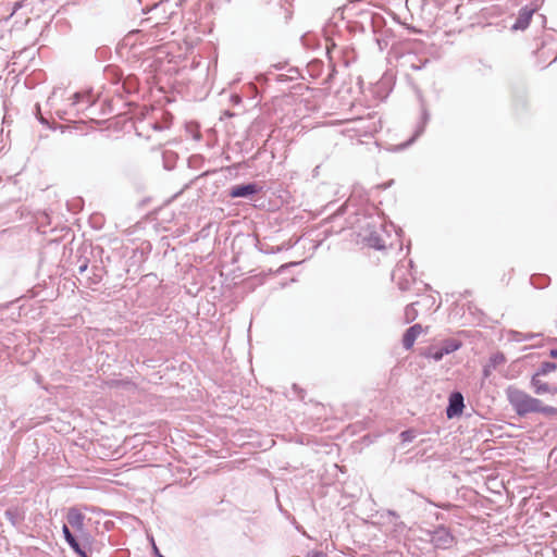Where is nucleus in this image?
I'll list each match as a JSON object with an SVG mask.
<instances>
[{"label": "nucleus", "mask_w": 557, "mask_h": 557, "mask_svg": "<svg viewBox=\"0 0 557 557\" xmlns=\"http://www.w3.org/2000/svg\"><path fill=\"white\" fill-rule=\"evenodd\" d=\"M430 541L436 548L447 549L453 546L455 537L445 527H438L430 532Z\"/></svg>", "instance_id": "3"}, {"label": "nucleus", "mask_w": 557, "mask_h": 557, "mask_svg": "<svg viewBox=\"0 0 557 557\" xmlns=\"http://www.w3.org/2000/svg\"><path fill=\"white\" fill-rule=\"evenodd\" d=\"M549 356H550L552 358H557V349H552V350L549 351Z\"/></svg>", "instance_id": "22"}, {"label": "nucleus", "mask_w": 557, "mask_h": 557, "mask_svg": "<svg viewBox=\"0 0 557 557\" xmlns=\"http://www.w3.org/2000/svg\"><path fill=\"white\" fill-rule=\"evenodd\" d=\"M152 546H153V550H154V553H156L157 557H163V555H161V554H160V552H159V549L157 548V546H156V544H154V543H152Z\"/></svg>", "instance_id": "21"}, {"label": "nucleus", "mask_w": 557, "mask_h": 557, "mask_svg": "<svg viewBox=\"0 0 557 557\" xmlns=\"http://www.w3.org/2000/svg\"><path fill=\"white\" fill-rule=\"evenodd\" d=\"M463 396L460 393H453L449 397V404L446 409L448 418H454L462 412Z\"/></svg>", "instance_id": "5"}, {"label": "nucleus", "mask_w": 557, "mask_h": 557, "mask_svg": "<svg viewBox=\"0 0 557 557\" xmlns=\"http://www.w3.org/2000/svg\"><path fill=\"white\" fill-rule=\"evenodd\" d=\"M557 369V364L554 362H543L539 370L534 373L537 375H546Z\"/></svg>", "instance_id": "12"}, {"label": "nucleus", "mask_w": 557, "mask_h": 557, "mask_svg": "<svg viewBox=\"0 0 557 557\" xmlns=\"http://www.w3.org/2000/svg\"><path fill=\"white\" fill-rule=\"evenodd\" d=\"M506 361L504 354L496 352L493 354L488 359V364L495 370L499 364H503Z\"/></svg>", "instance_id": "13"}, {"label": "nucleus", "mask_w": 557, "mask_h": 557, "mask_svg": "<svg viewBox=\"0 0 557 557\" xmlns=\"http://www.w3.org/2000/svg\"><path fill=\"white\" fill-rule=\"evenodd\" d=\"M506 395L509 404L519 416H525L540 410V399L530 396L517 387H507Z\"/></svg>", "instance_id": "1"}, {"label": "nucleus", "mask_w": 557, "mask_h": 557, "mask_svg": "<svg viewBox=\"0 0 557 557\" xmlns=\"http://www.w3.org/2000/svg\"><path fill=\"white\" fill-rule=\"evenodd\" d=\"M399 287H400V289H404V290L408 288L407 285H403V284H399Z\"/></svg>", "instance_id": "23"}, {"label": "nucleus", "mask_w": 557, "mask_h": 557, "mask_svg": "<svg viewBox=\"0 0 557 557\" xmlns=\"http://www.w3.org/2000/svg\"><path fill=\"white\" fill-rule=\"evenodd\" d=\"M446 354L444 352V349L443 347H430L424 354L423 356L428 359H432L434 361H440L443 359V357L445 356Z\"/></svg>", "instance_id": "10"}, {"label": "nucleus", "mask_w": 557, "mask_h": 557, "mask_svg": "<svg viewBox=\"0 0 557 557\" xmlns=\"http://www.w3.org/2000/svg\"><path fill=\"white\" fill-rule=\"evenodd\" d=\"M534 11H535L534 9L529 8V7H524V8L520 9L518 17H517L516 22L512 24L511 28L513 30H524L525 28H528V26L531 22V18L534 14Z\"/></svg>", "instance_id": "4"}, {"label": "nucleus", "mask_w": 557, "mask_h": 557, "mask_svg": "<svg viewBox=\"0 0 557 557\" xmlns=\"http://www.w3.org/2000/svg\"><path fill=\"white\" fill-rule=\"evenodd\" d=\"M422 326L420 324H414L412 326H410L405 335H404V338H403V345H404V348L405 349H410L412 348L416 339L418 338V336L422 333Z\"/></svg>", "instance_id": "8"}, {"label": "nucleus", "mask_w": 557, "mask_h": 557, "mask_svg": "<svg viewBox=\"0 0 557 557\" xmlns=\"http://www.w3.org/2000/svg\"><path fill=\"white\" fill-rule=\"evenodd\" d=\"M400 437L404 443H410L414 440L416 435L412 431L407 430L400 433Z\"/></svg>", "instance_id": "15"}, {"label": "nucleus", "mask_w": 557, "mask_h": 557, "mask_svg": "<svg viewBox=\"0 0 557 557\" xmlns=\"http://www.w3.org/2000/svg\"><path fill=\"white\" fill-rule=\"evenodd\" d=\"M537 412H543L545 414H556L557 409L550 406H542V403L540 401V410Z\"/></svg>", "instance_id": "17"}, {"label": "nucleus", "mask_w": 557, "mask_h": 557, "mask_svg": "<svg viewBox=\"0 0 557 557\" xmlns=\"http://www.w3.org/2000/svg\"><path fill=\"white\" fill-rule=\"evenodd\" d=\"M461 344L457 341H446L443 345L444 352L449 355L460 348Z\"/></svg>", "instance_id": "14"}, {"label": "nucleus", "mask_w": 557, "mask_h": 557, "mask_svg": "<svg viewBox=\"0 0 557 557\" xmlns=\"http://www.w3.org/2000/svg\"><path fill=\"white\" fill-rule=\"evenodd\" d=\"M493 371L494 369L488 363H486L483 368V376L488 377Z\"/></svg>", "instance_id": "18"}, {"label": "nucleus", "mask_w": 557, "mask_h": 557, "mask_svg": "<svg viewBox=\"0 0 557 557\" xmlns=\"http://www.w3.org/2000/svg\"><path fill=\"white\" fill-rule=\"evenodd\" d=\"M260 188L258 187L257 184L250 183L247 185L234 186L230 190V196L232 198L247 197L257 194Z\"/></svg>", "instance_id": "6"}, {"label": "nucleus", "mask_w": 557, "mask_h": 557, "mask_svg": "<svg viewBox=\"0 0 557 557\" xmlns=\"http://www.w3.org/2000/svg\"><path fill=\"white\" fill-rule=\"evenodd\" d=\"M416 311H414V305L411 304L409 306L406 307V317H407V320L408 321H412L416 319Z\"/></svg>", "instance_id": "16"}, {"label": "nucleus", "mask_w": 557, "mask_h": 557, "mask_svg": "<svg viewBox=\"0 0 557 557\" xmlns=\"http://www.w3.org/2000/svg\"><path fill=\"white\" fill-rule=\"evenodd\" d=\"M554 393H556V394H557V388H556V389H554Z\"/></svg>", "instance_id": "26"}, {"label": "nucleus", "mask_w": 557, "mask_h": 557, "mask_svg": "<svg viewBox=\"0 0 557 557\" xmlns=\"http://www.w3.org/2000/svg\"><path fill=\"white\" fill-rule=\"evenodd\" d=\"M62 533L64 536L65 542L69 544V546L79 556V557H88L86 552L81 547L78 541L75 539V536L71 533L69 527L64 524L62 527Z\"/></svg>", "instance_id": "7"}, {"label": "nucleus", "mask_w": 557, "mask_h": 557, "mask_svg": "<svg viewBox=\"0 0 557 557\" xmlns=\"http://www.w3.org/2000/svg\"><path fill=\"white\" fill-rule=\"evenodd\" d=\"M375 247H376L377 249H382V248H384V246H383V245H376Z\"/></svg>", "instance_id": "24"}, {"label": "nucleus", "mask_w": 557, "mask_h": 557, "mask_svg": "<svg viewBox=\"0 0 557 557\" xmlns=\"http://www.w3.org/2000/svg\"><path fill=\"white\" fill-rule=\"evenodd\" d=\"M428 120H429V114L425 111H423V123H422V125L418 127V129L416 131L414 135L409 139L408 143H406L403 146H400L401 149L408 147L409 145H411L414 141V139L423 133L424 125L426 124Z\"/></svg>", "instance_id": "11"}, {"label": "nucleus", "mask_w": 557, "mask_h": 557, "mask_svg": "<svg viewBox=\"0 0 557 557\" xmlns=\"http://www.w3.org/2000/svg\"><path fill=\"white\" fill-rule=\"evenodd\" d=\"M5 516L10 519V521L14 524L15 521H14V516L11 511H7L5 512Z\"/></svg>", "instance_id": "20"}, {"label": "nucleus", "mask_w": 557, "mask_h": 557, "mask_svg": "<svg viewBox=\"0 0 557 557\" xmlns=\"http://www.w3.org/2000/svg\"><path fill=\"white\" fill-rule=\"evenodd\" d=\"M86 269V265L81 267V271L83 272Z\"/></svg>", "instance_id": "25"}, {"label": "nucleus", "mask_w": 557, "mask_h": 557, "mask_svg": "<svg viewBox=\"0 0 557 557\" xmlns=\"http://www.w3.org/2000/svg\"><path fill=\"white\" fill-rule=\"evenodd\" d=\"M531 385L537 395L554 392L545 382L540 379V375L533 374Z\"/></svg>", "instance_id": "9"}, {"label": "nucleus", "mask_w": 557, "mask_h": 557, "mask_svg": "<svg viewBox=\"0 0 557 557\" xmlns=\"http://www.w3.org/2000/svg\"><path fill=\"white\" fill-rule=\"evenodd\" d=\"M67 522L78 533L84 543H91V535L86 530L84 515L77 508H70L66 515Z\"/></svg>", "instance_id": "2"}, {"label": "nucleus", "mask_w": 557, "mask_h": 557, "mask_svg": "<svg viewBox=\"0 0 557 557\" xmlns=\"http://www.w3.org/2000/svg\"><path fill=\"white\" fill-rule=\"evenodd\" d=\"M309 557H326V555L313 552L309 554Z\"/></svg>", "instance_id": "19"}]
</instances>
